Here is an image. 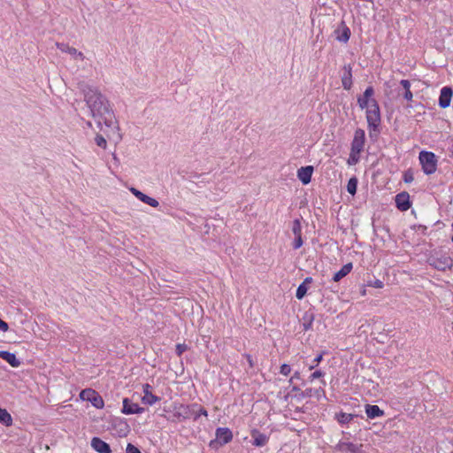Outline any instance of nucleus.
Listing matches in <instances>:
<instances>
[{"mask_svg":"<svg viewBox=\"0 0 453 453\" xmlns=\"http://www.w3.org/2000/svg\"><path fill=\"white\" fill-rule=\"evenodd\" d=\"M81 89L90 115L96 121L100 129L103 130L102 125L104 124L108 129L107 132L119 133V123L107 98L96 88L88 84H82ZM104 132L106 133V130ZM118 136L119 139L121 138L119 134Z\"/></svg>","mask_w":453,"mask_h":453,"instance_id":"obj_1","label":"nucleus"},{"mask_svg":"<svg viewBox=\"0 0 453 453\" xmlns=\"http://www.w3.org/2000/svg\"><path fill=\"white\" fill-rule=\"evenodd\" d=\"M174 416L180 420L193 419L196 421L201 416L207 417L208 411L198 403L180 405L174 413Z\"/></svg>","mask_w":453,"mask_h":453,"instance_id":"obj_2","label":"nucleus"},{"mask_svg":"<svg viewBox=\"0 0 453 453\" xmlns=\"http://www.w3.org/2000/svg\"><path fill=\"white\" fill-rule=\"evenodd\" d=\"M366 121L370 130V137H372V131L379 133V127L381 122L380 106L377 100H372V104L366 110Z\"/></svg>","mask_w":453,"mask_h":453,"instance_id":"obj_3","label":"nucleus"},{"mask_svg":"<svg viewBox=\"0 0 453 453\" xmlns=\"http://www.w3.org/2000/svg\"><path fill=\"white\" fill-rule=\"evenodd\" d=\"M419 163L425 174L431 175L437 170V157L432 151L422 150L418 155Z\"/></svg>","mask_w":453,"mask_h":453,"instance_id":"obj_4","label":"nucleus"},{"mask_svg":"<svg viewBox=\"0 0 453 453\" xmlns=\"http://www.w3.org/2000/svg\"><path fill=\"white\" fill-rule=\"evenodd\" d=\"M427 263L429 265L439 271L450 269L453 265V261L449 256L440 253L430 255L427 258Z\"/></svg>","mask_w":453,"mask_h":453,"instance_id":"obj_5","label":"nucleus"},{"mask_svg":"<svg viewBox=\"0 0 453 453\" xmlns=\"http://www.w3.org/2000/svg\"><path fill=\"white\" fill-rule=\"evenodd\" d=\"M80 397L83 401H88L96 409H103L104 402L102 396L92 388H86L81 391Z\"/></svg>","mask_w":453,"mask_h":453,"instance_id":"obj_6","label":"nucleus"},{"mask_svg":"<svg viewBox=\"0 0 453 453\" xmlns=\"http://www.w3.org/2000/svg\"><path fill=\"white\" fill-rule=\"evenodd\" d=\"M365 142V130L357 128L354 133V137L351 142L350 150L355 152H362Z\"/></svg>","mask_w":453,"mask_h":453,"instance_id":"obj_7","label":"nucleus"},{"mask_svg":"<svg viewBox=\"0 0 453 453\" xmlns=\"http://www.w3.org/2000/svg\"><path fill=\"white\" fill-rule=\"evenodd\" d=\"M374 96V88L372 86H369L365 88L364 94L362 96H357V104L358 106L364 110L368 109L370 104H372V100H376L373 98Z\"/></svg>","mask_w":453,"mask_h":453,"instance_id":"obj_8","label":"nucleus"},{"mask_svg":"<svg viewBox=\"0 0 453 453\" xmlns=\"http://www.w3.org/2000/svg\"><path fill=\"white\" fill-rule=\"evenodd\" d=\"M145 409L139 406L138 403H133L129 398L123 399V406L121 412L126 415L141 414L143 413Z\"/></svg>","mask_w":453,"mask_h":453,"instance_id":"obj_9","label":"nucleus"},{"mask_svg":"<svg viewBox=\"0 0 453 453\" xmlns=\"http://www.w3.org/2000/svg\"><path fill=\"white\" fill-rule=\"evenodd\" d=\"M250 436L252 438L251 444L255 447H264L269 441V435L261 433L258 429L253 428L250 431Z\"/></svg>","mask_w":453,"mask_h":453,"instance_id":"obj_10","label":"nucleus"},{"mask_svg":"<svg viewBox=\"0 0 453 453\" xmlns=\"http://www.w3.org/2000/svg\"><path fill=\"white\" fill-rule=\"evenodd\" d=\"M395 205L397 209L401 211H406L411 206V203L410 200V195L406 191H403L395 196Z\"/></svg>","mask_w":453,"mask_h":453,"instance_id":"obj_11","label":"nucleus"},{"mask_svg":"<svg viewBox=\"0 0 453 453\" xmlns=\"http://www.w3.org/2000/svg\"><path fill=\"white\" fill-rule=\"evenodd\" d=\"M342 85L345 90H349L352 88V65L350 64L345 65L342 68L341 74Z\"/></svg>","mask_w":453,"mask_h":453,"instance_id":"obj_12","label":"nucleus"},{"mask_svg":"<svg viewBox=\"0 0 453 453\" xmlns=\"http://www.w3.org/2000/svg\"><path fill=\"white\" fill-rule=\"evenodd\" d=\"M363 445H357L352 442H344L340 441L334 448V450L341 451L342 453H360L362 451Z\"/></svg>","mask_w":453,"mask_h":453,"instance_id":"obj_13","label":"nucleus"},{"mask_svg":"<svg viewBox=\"0 0 453 453\" xmlns=\"http://www.w3.org/2000/svg\"><path fill=\"white\" fill-rule=\"evenodd\" d=\"M142 392L144 395L142 397V402L144 404L153 405L160 400V397L152 394V386L149 383L142 385Z\"/></svg>","mask_w":453,"mask_h":453,"instance_id":"obj_14","label":"nucleus"},{"mask_svg":"<svg viewBox=\"0 0 453 453\" xmlns=\"http://www.w3.org/2000/svg\"><path fill=\"white\" fill-rule=\"evenodd\" d=\"M453 96V90L450 87L446 86L441 89L438 104L441 108L445 109L449 106L451 98Z\"/></svg>","mask_w":453,"mask_h":453,"instance_id":"obj_15","label":"nucleus"},{"mask_svg":"<svg viewBox=\"0 0 453 453\" xmlns=\"http://www.w3.org/2000/svg\"><path fill=\"white\" fill-rule=\"evenodd\" d=\"M334 34L336 35V40L344 43L349 42L351 35L350 29L344 21L341 22L340 27L334 30Z\"/></svg>","mask_w":453,"mask_h":453,"instance_id":"obj_16","label":"nucleus"},{"mask_svg":"<svg viewBox=\"0 0 453 453\" xmlns=\"http://www.w3.org/2000/svg\"><path fill=\"white\" fill-rule=\"evenodd\" d=\"M314 168L312 165L302 166L297 170V177L299 180L303 184L307 185L311 180V176L313 173Z\"/></svg>","mask_w":453,"mask_h":453,"instance_id":"obj_17","label":"nucleus"},{"mask_svg":"<svg viewBox=\"0 0 453 453\" xmlns=\"http://www.w3.org/2000/svg\"><path fill=\"white\" fill-rule=\"evenodd\" d=\"M215 434L220 445H225L230 442L233 439V433L227 427H218Z\"/></svg>","mask_w":453,"mask_h":453,"instance_id":"obj_18","label":"nucleus"},{"mask_svg":"<svg viewBox=\"0 0 453 453\" xmlns=\"http://www.w3.org/2000/svg\"><path fill=\"white\" fill-rule=\"evenodd\" d=\"M130 191L136 198H138L144 203L150 205L151 207L156 208L159 205V203L155 198L147 196L146 194L142 193V191L138 190L135 188H131Z\"/></svg>","mask_w":453,"mask_h":453,"instance_id":"obj_19","label":"nucleus"},{"mask_svg":"<svg viewBox=\"0 0 453 453\" xmlns=\"http://www.w3.org/2000/svg\"><path fill=\"white\" fill-rule=\"evenodd\" d=\"M91 447L95 451L98 453H111L110 445L99 437L92 438Z\"/></svg>","mask_w":453,"mask_h":453,"instance_id":"obj_20","label":"nucleus"},{"mask_svg":"<svg viewBox=\"0 0 453 453\" xmlns=\"http://www.w3.org/2000/svg\"><path fill=\"white\" fill-rule=\"evenodd\" d=\"M312 395H316L318 399H319L321 396L326 397L325 390L322 388H319L316 389H313L311 388H306L305 390L301 391L297 395L298 398L304 399V398H310Z\"/></svg>","mask_w":453,"mask_h":453,"instance_id":"obj_21","label":"nucleus"},{"mask_svg":"<svg viewBox=\"0 0 453 453\" xmlns=\"http://www.w3.org/2000/svg\"><path fill=\"white\" fill-rule=\"evenodd\" d=\"M0 357L14 368H17L21 365L20 360L17 358L14 353L6 350H0Z\"/></svg>","mask_w":453,"mask_h":453,"instance_id":"obj_22","label":"nucleus"},{"mask_svg":"<svg viewBox=\"0 0 453 453\" xmlns=\"http://www.w3.org/2000/svg\"><path fill=\"white\" fill-rule=\"evenodd\" d=\"M56 46L62 52L69 53L70 55L73 56L75 58H80L81 60L84 58L82 52L78 51L75 48L69 46L67 43L57 42Z\"/></svg>","mask_w":453,"mask_h":453,"instance_id":"obj_23","label":"nucleus"},{"mask_svg":"<svg viewBox=\"0 0 453 453\" xmlns=\"http://www.w3.org/2000/svg\"><path fill=\"white\" fill-rule=\"evenodd\" d=\"M365 413L367 417L371 419L381 417L384 415V411L375 404H366L365 405Z\"/></svg>","mask_w":453,"mask_h":453,"instance_id":"obj_24","label":"nucleus"},{"mask_svg":"<svg viewBox=\"0 0 453 453\" xmlns=\"http://www.w3.org/2000/svg\"><path fill=\"white\" fill-rule=\"evenodd\" d=\"M357 417V415L356 414L346 413L343 411H340L334 414V419H336L337 422L342 426L349 424Z\"/></svg>","mask_w":453,"mask_h":453,"instance_id":"obj_25","label":"nucleus"},{"mask_svg":"<svg viewBox=\"0 0 453 453\" xmlns=\"http://www.w3.org/2000/svg\"><path fill=\"white\" fill-rule=\"evenodd\" d=\"M352 268H353L352 263H347L338 272H336L334 274L333 280L334 282L340 281L342 278L347 276L351 272Z\"/></svg>","mask_w":453,"mask_h":453,"instance_id":"obj_26","label":"nucleus"},{"mask_svg":"<svg viewBox=\"0 0 453 453\" xmlns=\"http://www.w3.org/2000/svg\"><path fill=\"white\" fill-rule=\"evenodd\" d=\"M303 331H309L312 329V324L314 320V314L312 312L306 311L303 317Z\"/></svg>","mask_w":453,"mask_h":453,"instance_id":"obj_27","label":"nucleus"},{"mask_svg":"<svg viewBox=\"0 0 453 453\" xmlns=\"http://www.w3.org/2000/svg\"><path fill=\"white\" fill-rule=\"evenodd\" d=\"M0 423L11 426L12 425V418L11 414L4 408L0 407Z\"/></svg>","mask_w":453,"mask_h":453,"instance_id":"obj_28","label":"nucleus"},{"mask_svg":"<svg viewBox=\"0 0 453 453\" xmlns=\"http://www.w3.org/2000/svg\"><path fill=\"white\" fill-rule=\"evenodd\" d=\"M401 86L404 88L403 98L407 101H411L413 95L411 91V82L408 80H402L400 81Z\"/></svg>","mask_w":453,"mask_h":453,"instance_id":"obj_29","label":"nucleus"},{"mask_svg":"<svg viewBox=\"0 0 453 453\" xmlns=\"http://www.w3.org/2000/svg\"><path fill=\"white\" fill-rule=\"evenodd\" d=\"M357 183H358V180H357V177H351L349 181H348V184H347V191L354 196L356 193H357Z\"/></svg>","mask_w":453,"mask_h":453,"instance_id":"obj_30","label":"nucleus"},{"mask_svg":"<svg viewBox=\"0 0 453 453\" xmlns=\"http://www.w3.org/2000/svg\"><path fill=\"white\" fill-rule=\"evenodd\" d=\"M361 152H355L350 150L349 157L348 158V165H353L358 163Z\"/></svg>","mask_w":453,"mask_h":453,"instance_id":"obj_31","label":"nucleus"},{"mask_svg":"<svg viewBox=\"0 0 453 453\" xmlns=\"http://www.w3.org/2000/svg\"><path fill=\"white\" fill-rule=\"evenodd\" d=\"M292 232L296 236H300L302 235V226H301V221L300 219H296L294 221H293V225H292Z\"/></svg>","mask_w":453,"mask_h":453,"instance_id":"obj_32","label":"nucleus"},{"mask_svg":"<svg viewBox=\"0 0 453 453\" xmlns=\"http://www.w3.org/2000/svg\"><path fill=\"white\" fill-rule=\"evenodd\" d=\"M308 287L304 284H300L296 292V297L298 300H302L307 294Z\"/></svg>","mask_w":453,"mask_h":453,"instance_id":"obj_33","label":"nucleus"},{"mask_svg":"<svg viewBox=\"0 0 453 453\" xmlns=\"http://www.w3.org/2000/svg\"><path fill=\"white\" fill-rule=\"evenodd\" d=\"M95 142H96V144L102 149H105L107 146V142H106L105 138L101 134H96V136L95 138Z\"/></svg>","mask_w":453,"mask_h":453,"instance_id":"obj_34","label":"nucleus"},{"mask_svg":"<svg viewBox=\"0 0 453 453\" xmlns=\"http://www.w3.org/2000/svg\"><path fill=\"white\" fill-rule=\"evenodd\" d=\"M326 354L325 351H322L320 354H319L312 361V365L310 366V370L314 369L316 366L319 365V364L322 361L323 356Z\"/></svg>","mask_w":453,"mask_h":453,"instance_id":"obj_35","label":"nucleus"},{"mask_svg":"<svg viewBox=\"0 0 453 453\" xmlns=\"http://www.w3.org/2000/svg\"><path fill=\"white\" fill-rule=\"evenodd\" d=\"M188 349V346L184 343H178L176 345V349H175V352L177 354V356L180 357L183 352H185Z\"/></svg>","mask_w":453,"mask_h":453,"instance_id":"obj_36","label":"nucleus"},{"mask_svg":"<svg viewBox=\"0 0 453 453\" xmlns=\"http://www.w3.org/2000/svg\"><path fill=\"white\" fill-rule=\"evenodd\" d=\"M280 372V374H282L284 376H288L291 372L290 365L288 364L281 365Z\"/></svg>","mask_w":453,"mask_h":453,"instance_id":"obj_37","label":"nucleus"},{"mask_svg":"<svg viewBox=\"0 0 453 453\" xmlns=\"http://www.w3.org/2000/svg\"><path fill=\"white\" fill-rule=\"evenodd\" d=\"M325 375V372H322L321 370H316L315 372H313L310 377H309V380L311 381L316 380V379H319L321 377H323Z\"/></svg>","mask_w":453,"mask_h":453,"instance_id":"obj_38","label":"nucleus"},{"mask_svg":"<svg viewBox=\"0 0 453 453\" xmlns=\"http://www.w3.org/2000/svg\"><path fill=\"white\" fill-rule=\"evenodd\" d=\"M303 243V242L302 239V235L296 236L295 240L293 242V249L297 250V249L301 248Z\"/></svg>","mask_w":453,"mask_h":453,"instance_id":"obj_39","label":"nucleus"},{"mask_svg":"<svg viewBox=\"0 0 453 453\" xmlns=\"http://www.w3.org/2000/svg\"><path fill=\"white\" fill-rule=\"evenodd\" d=\"M126 453H142V451L132 443H128L126 449Z\"/></svg>","mask_w":453,"mask_h":453,"instance_id":"obj_40","label":"nucleus"},{"mask_svg":"<svg viewBox=\"0 0 453 453\" xmlns=\"http://www.w3.org/2000/svg\"><path fill=\"white\" fill-rule=\"evenodd\" d=\"M413 180H414L413 174L411 171H406L403 173V180L405 183H411L413 181Z\"/></svg>","mask_w":453,"mask_h":453,"instance_id":"obj_41","label":"nucleus"},{"mask_svg":"<svg viewBox=\"0 0 453 453\" xmlns=\"http://www.w3.org/2000/svg\"><path fill=\"white\" fill-rule=\"evenodd\" d=\"M368 286L373 287V288H382L383 286H384V283L380 280H375L373 281H370L368 283Z\"/></svg>","mask_w":453,"mask_h":453,"instance_id":"obj_42","label":"nucleus"},{"mask_svg":"<svg viewBox=\"0 0 453 453\" xmlns=\"http://www.w3.org/2000/svg\"><path fill=\"white\" fill-rule=\"evenodd\" d=\"M9 329L8 324L0 318V330L6 332Z\"/></svg>","mask_w":453,"mask_h":453,"instance_id":"obj_43","label":"nucleus"},{"mask_svg":"<svg viewBox=\"0 0 453 453\" xmlns=\"http://www.w3.org/2000/svg\"><path fill=\"white\" fill-rule=\"evenodd\" d=\"M301 380V374L299 372H295V373L291 376V380Z\"/></svg>","mask_w":453,"mask_h":453,"instance_id":"obj_44","label":"nucleus"},{"mask_svg":"<svg viewBox=\"0 0 453 453\" xmlns=\"http://www.w3.org/2000/svg\"><path fill=\"white\" fill-rule=\"evenodd\" d=\"M312 282V278L311 277H307L304 279V280L302 282V284H304L305 286H307L308 284L311 283Z\"/></svg>","mask_w":453,"mask_h":453,"instance_id":"obj_45","label":"nucleus"},{"mask_svg":"<svg viewBox=\"0 0 453 453\" xmlns=\"http://www.w3.org/2000/svg\"><path fill=\"white\" fill-rule=\"evenodd\" d=\"M292 391L293 392H298V394H299V393H301L302 390H301V388L297 385H293L292 386Z\"/></svg>","mask_w":453,"mask_h":453,"instance_id":"obj_46","label":"nucleus"},{"mask_svg":"<svg viewBox=\"0 0 453 453\" xmlns=\"http://www.w3.org/2000/svg\"><path fill=\"white\" fill-rule=\"evenodd\" d=\"M248 359H249V363L250 364V365H252V362H251V359H250V356L248 357Z\"/></svg>","mask_w":453,"mask_h":453,"instance_id":"obj_47","label":"nucleus"},{"mask_svg":"<svg viewBox=\"0 0 453 453\" xmlns=\"http://www.w3.org/2000/svg\"><path fill=\"white\" fill-rule=\"evenodd\" d=\"M289 383H290V384H293V383H294V380H291V378L289 379Z\"/></svg>","mask_w":453,"mask_h":453,"instance_id":"obj_48","label":"nucleus"},{"mask_svg":"<svg viewBox=\"0 0 453 453\" xmlns=\"http://www.w3.org/2000/svg\"><path fill=\"white\" fill-rule=\"evenodd\" d=\"M88 127H91V122H89V121H88Z\"/></svg>","mask_w":453,"mask_h":453,"instance_id":"obj_49","label":"nucleus"},{"mask_svg":"<svg viewBox=\"0 0 453 453\" xmlns=\"http://www.w3.org/2000/svg\"><path fill=\"white\" fill-rule=\"evenodd\" d=\"M322 384L323 385H326V381L325 380H321Z\"/></svg>","mask_w":453,"mask_h":453,"instance_id":"obj_50","label":"nucleus"},{"mask_svg":"<svg viewBox=\"0 0 453 453\" xmlns=\"http://www.w3.org/2000/svg\"><path fill=\"white\" fill-rule=\"evenodd\" d=\"M451 241H452V242H453V236L451 237Z\"/></svg>","mask_w":453,"mask_h":453,"instance_id":"obj_51","label":"nucleus"},{"mask_svg":"<svg viewBox=\"0 0 453 453\" xmlns=\"http://www.w3.org/2000/svg\"><path fill=\"white\" fill-rule=\"evenodd\" d=\"M360 453H363L362 451Z\"/></svg>","mask_w":453,"mask_h":453,"instance_id":"obj_52","label":"nucleus"}]
</instances>
